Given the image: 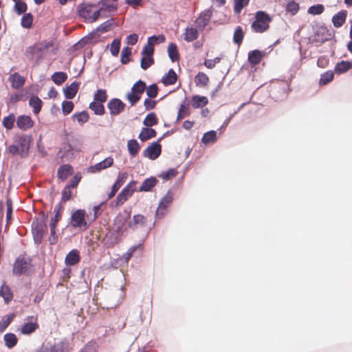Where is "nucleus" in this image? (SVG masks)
<instances>
[{
  "label": "nucleus",
  "instance_id": "f257e3e1",
  "mask_svg": "<svg viewBox=\"0 0 352 352\" xmlns=\"http://www.w3.org/2000/svg\"><path fill=\"white\" fill-rule=\"evenodd\" d=\"M57 50L58 45L54 41L45 40L28 47L25 55L29 60H35L38 63L49 52L55 54Z\"/></svg>",
  "mask_w": 352,
  "mask_h": 352
},
{
  "label": "nucleus",
  "instance_id": "f03ea898",
  "mask_svg": "<svg viewBox=\"0 0 352 352\" xmlns=\"http://www.w3.org/2000/svg\"><path fill=\"white\" fill-rule=\"evenodd\" d=\"M98 4L101 5L100 8H98L96 4L80 3L77 8L79 16L90 23L96 21L104 7V3L102 1H100Z\"/></svg>",
  "mask_w": 352,
  "mask_h": 352
},
{
  "label": "nucleus",
  "instance_id": "7ed1b4c3",
  "mask_svg": "<svg viewBox=\"0 0 352 352\" xmlns=\"http://www.w3.org/2000/svg\"><path fill=\"white\" fill-rule=\"evenodd\" d=\"M32 142V137L28 135H18L14 138V144L10 145L8 151L12 155L19 154L23 157L28 155L30 146Z\"/></svg>",
  "mask_w": 352,
  "mask_h": 352
},
{
  "label": "nucleus",
  "instance_id": "20e7f679",
  "mask_svg": "<svg viewBox=\"0 0 352 352\" xmlns=\"http://www.w3.org/2000/svg\"><path fill=\"white\" fill-rule=\"evenodd\" d=\"M272 17L264 11H258L255 14V20L251 25L252 31L256 33H263L270 28Z\"/></svg>",
  "mask_w": 352,
  "mask_h": 352
},
{
  "label": "nucleus",
  "instance_id": "39448f33",
  "mask_svg": "<svg viewBox=\"0 0 352 352\" xmlns=\"http://www.w3.org/2000/svg\"><path fill=\"white\" fill-rule=\"evenodd\" d=\"M33 265L32 259L25 256H19L12 265V274L16 276L29 275Z\"/></svg>",
  "mask_w": 352,
  "mask_h": 352
},
{
  "label": "nucleus",
  "instance_id": "423d86ee",
  "mask_svg": "<svg viewBox=\"0 0 352 352\" xmlns=\"http://www.w3.org/2000/svg\"><path fill=\"white\" fill-rule=\"evenodd\" d=\"M70 225L74 228H80L82 230L88 229L89 223L86 219V212L85 210L78 209L73 211L70 217Z\"/></svg>",
  "mask_w": 352,
  "mask_h": 352
},
{
  "label": "nucleus",
  "instance_id": "0eeeda50",
  "mask_svg": "<svg viewBox=\"0 0 352 352\" xmlns=\"http://www.w3.org/2000/svg\"><path fill=\"white\" fill-rule=\"evenodd\" d=\"M146 88V83L141 80H139L133 85L131 91L126 94V99L132 106L140 100Z\"/></svg>",
  "mask_w": 352,
  "mask_h": 352
},
{
  "label": "nucleus",
  "instance_id": "6e6552de",
  "mask_svg": "<svg viewBox=\"0 0 352 352\" xmlns=\"http://www.w3.org/2000/svg\"><path fill=\"white\" fill-rule=\"evenodd\" d=\"M130 219L131 212L126 210H124L123 212H120L118 214L115 219L114 225L118 234L122 235L129 229L128 223Z\"/></svg>",
  "mask_w": 352,
  "mask_h": 352
},
{
  "label": "nucleus",
  "instance_id": "1a4fd4ad",
  "mask_svg": "<svg viewBox=\"0 0 352 352\" xmlns=\"http://www.w3.org/2000/svg\"><path fill=\"white\" fill-rule=\"evenodd\" d=\"M42 216L43 217L40 221L37 219L36 222L33 221L32 223L34 237V239L38 242H41L44 234L47 230V227L45 223L47 216L43 212H42Z\"/></svg>",
  "mask_w": 352,
  "mask_h": 352
},
{
  "label": "nucleus",
  "instance_id": "9d476101",
  "mask_svg": "<svg viewBox=\"0 0 352 352\" xmlns=\"http://www.w3.org/2000/svg\"><path fill=\"white\" fill-rule=\"evenodd\" d=\"M136 181L129 182L118 195L116 197V205L121 206L130 198L136 189Z\"/></svg>",
  "mask_w": 352,
  "mask_h": 352
},
{
  "label": "nucleus",
  "instance_id": "9b49d317",
  "mask_svg": "<svg viewBox=\"0 0 352 352\" xmlns=\"http://www.w3.org/2000/svg\"><path fill=\"white\" fill-rule=\"evenodd\" d=\"M28 322H25L21 327L20 331L24 335H30L34 333L39 325L37 322V318L34 316H30L28 318Z\"/></svg>",
  "mask_w": 352,
  "mask_h": 352
},
{
  "label": "nucleus",
  "instance_id": "f8f14e48",
  "mask_svg": "<svg viewBox=\"0 0 352 352\" xmlns=\"http://www.w3.org/2000/svg\"><path fill=\"white\" fill-rule=\"evenodd\" d=\"M107 107L111 116H118L124 111L125 104L118 98H113L107 103Z\"/></svg>",
  "mask_w": 352,
  "mask_h": 352
},
{
  "label": "nucleus",
  "instance_id": "ddd939ff",
  "mask_svg": "<svg viewBox=\"0 0 352 352\" xmlns=\"http://www.w3.org/2000/svg\"><path fill=\"white\" fill-rule=\"evenodd\" d=\"M128 177V173L126 172L119 173L117 179L113 184L111 192L107 195V199H112L120 188V187L125 183Z\"/></svg>",
  "mask_w": 352,
  "mask_h": 352
},
{
  "label": "nucleus",
  "instance_id": "4468645a",
  "mask_svg": "<svg viewBox=\"0 0 352 352\" xmlns=\"http://www.w3.org/2000/svg\"><path fill=\"white\" fill-rule=\"evenodd\" d=\"M161 151L160 144L158 142H153L144 151L143 155L144 157L154 160L160 155Z\"/></svg>",
  "mask_w": 352,
  "mask_h": 352
},
{
  "label": "nucleus",
  "instance_id": "2eb2a0df",
  "mask_svg": "<svg viewBox=\"0 0 352 352\" xmlns=\"http://www.w3.org/2000/svg\"><path fill=\"white\" fill-rule=\"evenodd\" d=\"M146 223L147 220L146 217L140 214H135L133 215L132 220L129 221L128 227L132 230H135L138 228L144 227L146 225Z\"/></svg>",
  "mask_w": 352,
  "mask_h": 352
},
{
  "label": "nucleus",
  "instance_id": "dca6fc26",
  "mask_svg": "<svg viewBox=\"0 0 352 352\" xmlns=\"http://www.w3.org/2000/svg\"><path fill=\"white\" fill-rule=\"evenodd\" d=\"M211 17L212 12L210 10H206L202 12L195 21L197 28L201 30H204L209 23Z\"/></svg>",
  "mask_w": 352,
  "mask_h": 352
},
{
  "label": "nucleus",
  "instance_id": "f3484780",
  "mask_svg": "<svg viewBox=\"0 0 352 352\" xmlns=\"http://www.w3.org/2000/svg\"><path fill=\"white\" fill-rule=\"evenodd\" d=\"M16 126L22 131H27L34 126V121L32 119L25 115L19 116L16 121Z\"/></svg>",
  "mask_w": 352,
  "mask_h": 352
},
{
  "label": "nucleus",
  "instance_id": "a211bd4d",
  "mask_svg": "<svg viewBox=\"0 0 352 352\" xmlns=\"http://www.w3.org/2000/svg\"><path fill=\"white\" fill-rule=\"evenodd\" d=\"M8 80L13 89H19L24 85L25 78L18 72H15L9 76Z\"/></svg>",
  "mask_w": 352,
  "mask_h": 352
},
{
  "label": "nucleus",
  "instance_id": "6ab92c4d",
  "mask_svg": "<svg viewBox=\"0 0 352 352\" xmlns=\"http://www.w3.org/2000/svg\"><path fill=\"white\" fill-rule=\"evenodd\" d=\"M113 164V159L111 157L105 158L103 161L97 163L94 166L90 167L91 171L93 173L100 172L103 169L111 166Z\"/></svg>",
  "mask_w": 352,
  "mask_h": 352
},
{
  "label": "nucleus",
  "instance_id": "aec40b11",
  "mask_svg": "<svg viewBox=\"0 0 352 352\" xmlns=\"http://www.w3.org/2000/svg\"><path fill=\"white\" fill-rule=\"evenodd\" d=\"M73 173V168L69 164H64L60 166L57 171V176L62 181H65L69 175Z\"/></svg>",
  "mask_w": 352,
  "mask_h": 352
},
{
  "label": "nucleus",
  "instance_id": "412c9836",
  "mask_svg": "<svg viewBox=\"0 0 352 352\" xmlns=\"http://www.w3.org/2000/svg\"><path fill=\"white\" fill-rule=\"evenodd\" d=\"M80 256L77 250H72L66 256L65 262L68 265H74L80 262Z\"/></svg>",
  "mask_w": 352,
  "mask_h": 352
},
{
  "label": "nucleus",
  "instance_id": "4be33fe9",
  "mask_svg": "<svg viewBox=\"0 0 352 352\" xmlns=\"http://www.w3.org/2000/svg\"><path fill=\"white\" fill-rule=\"evenodd\" d=\"M346 10H342L332 17V22L336 28H340L346 21Z\"/></svg>",
  "mask_w": 352,
  "mask_h": 352
},
{
  "label": "nucleus",
  "instance_id": "5701e85b",
  "mask_svg": "<svg viewBox=\"0 0 352 352\" xmlns=\"http://www.w3.org/2000/svg\"><path fill=\"white\" fill-rule=\"evenodd\" d=\"M0 296L3 298L6 304H8L13 299V293L6 283H3L0 288Z\"/></svg>",
  "mask_w": 352,
  "mask_h": 352
},
{
  "label": "nucleus",
  "instance_id": "b1692460",
  "mask_svg": "<svg viewBox=\"0 0 352 352\" xmlns=\"http://www.w3.org/2000/svg\"><path fill=\"white\" fill-rule=\"evenodd\" d=\"M351 68L352 63L351 61L341 60L334 67V72L337 74H341L346 72Z\"/></svg>",
  "mask_w": 352,
  "mask_h": 352
},
{
  "label": "nucleus",
  "instance_id": "393cba45",
  "mask_svg": "<svg viewBox=\"0 0 352 352\" xmlns=\"http://www.w3.org/2000/svg\"><path fill=\"white\" fill-rule=\"evenodd\" d=\"M263 56V52L258 50H252L248 53V61L252 65H257L261 61Z\"/></svg>",
  "mask_w": 352,
  "mask_h": 352
},
{
  "label": "nucleus",
  "instance_id": "a878e982",
  "mask_svg": "<svg viewBox=\"0 0 352 352\" xmlns=\"http://www.w3.org/2000/svg\"><path fill=\"white\" fill-rule=\"evenodd\" d=\"M199 32L195 28H186L184 33V39L187 42H192L199 37Z\"/></svg>",
  "mask_w": 352,
  "mask_h": 352
},
{
  "label": "nucleus",
  "instance_id": "bb28decb",
  "mask_svg": "<svg viewBox=\"0 0 352 352\" xmlns=\"http://www.w3.org/2000/svg\"><path fill=\"white\" fill-rule=\"evenodd\" d=\"M177 80V75L173 69H170L168 73L162 78V83L167 85H174Z\"/></svg>",
  "mask_w": 352,
  "mask_h": 352
},
{
  "label": "nucleus",
  "instance_id": "cd10ccee",
  "mask_svg": "<svg viewBox=\"0 0 352 352\" xmlns=\"http://www.w3.org/2000/svg\"><path fill=\"white\" fill-rule=\"evenodd\" d=\"M79 89V83L76 82H72L69 86L67 87L64 90V94L67 99H72L75 97Z\"/></svg>",
  "mask_w": 352,
  "mask_h": 352
},
{
  "label": "nucleus",
  "instance_id": "c85d7f7f",
  "mask_svg": "<svg viewBox=\"0 0 352 352\" xmlns=\"http://www.w3.org/2000/svg\"><path fill=\"white\" fill-rule=\"evenodd\" d=\"M157 133L155 129L145 127L143 128L139 134V138L141 141L145 142L152 138L155 137Z\"/></svg>",
  "mask_w": 352,
  "mask_h": 352
},
{
  "label": "nucleus",
  "instance_id": "c756f323",
  "mask_svg": "<svg viewBox=\"0 0 352 352\" xmlns=\"http://www.w3.org/2000/svg\"><path fill=\"white\" fill-rule=\"evenodd\" d=\"M208 103V100L206 96L198 95L193 96L192 98V106L195 109L201 108Z\"/></svg>",
  "mask_w": 352,
  "mask_h": 352
},
{
  "label": "nucleus",
  "instance_id": "7c9ffc66",
  "mask_svg": "<svg viewBox=\"0 0 352 352\" xmlns=\"http://www.w3.org/2000/svg\"><path fill=\"white\" fill-rule=\"evenodd\" d=\"M157 180L155 177H150L144 181L140 186L139 191L148 192L150 191L156 184Z\"/></svg>",
  "mask_w": 352,
  "mask_h": 352
},
{
  "label": "nucleus",
  "instance_id": "2f4dec72",
  "mask_svg": "<svg viewBox=\"0 0 352 352\" xmlns=\"http://www.w3.org/2000/svg\"><path fill=\"white\" fill-rule=\"evenodd\" d=\"M3 340L5 345L8 349H12L17 344L18 338L15 334L12 333H8L4 335Z\"/></svg>",
  "mask_w": 352,
  "mask_h": 352
},
{
  "label": "nucleus",
  "instance_id": "473e14b6",
  "mask_svg": "<svg viewBox=\"0 0 352 352\" xmlns=\"http://www.w3.org/2000/svg\"><path fill=\"white\" fill-rule=\"evenodd\" d=\"M168 54L170 59L173 62H175L179 60V54L177 49V46L174 43H170L168 47Z\"/></svg>",
  "mask_w": 352,
  "mask_h": 352
},
{
  "label": "nucleus",
  "instance_id": "72a5a7b5",
  "mask_svg": "<svg viewBox=\"0 0 352 352\" xmlns=\"http://www.w3.org/2000/svg\"><path fill=\"white\" fill-rule=\"evenodd\" d=\"M29 105L32 107L34 114H38L41 109L42 101L38 96H32L29 100Z\"/></svg>",
  "mask_w": 352,
  "mask_h": 352
},
{
  "label": "nucleus",
  "instance_id": "f704fd0d",
  "mask_svg": "<svg viewBox=\"0 0 352 352\" xmlns=\"http://www.w3.org/2000/svg\"><path fill=\"white\" fill-rule=\"evenodd\" d=\"M174 199V193L168 190L166 195L161 199L159 205L168 208Z\"/></svg>",
  "mask_w": 352,
  "mask_h": 352
},
{
  "label": "nucleus",
  "instance_id": "c9c22d12",
  "mask_svg": "<svg viewBox=\"0 0 352 352\" xmlns=\"http://www.w3.org/2000/svg\"><path fill=\"white\" fill-rule=\"evenodd\" d=\"M334 78V72L331 70H328L321 74L319 85L320 86H324L331 82Z\"/></svg>",
  "mask_w": 352,
  "mask_h": 352
},
{
  "label": "nucleus",
  "instance_id": "e433bc0d",
  "mask_svg": "<svg viewBox=\"0 0 352 352\" xmlns=\"http://www.w3.org/2000/svg\"><path fill=\"white\" fill-rule=\"evenodd\" d=\"M195 82L198 87H206L209 82V78L206 74L199 72L195 77Z\"/></svg>",
  "mask_w": 352,
  "mask_h": 352
},
{
  "label": "nucleus",
  "instance_id": "4c0bfd02",
  "mask_svg": "<svg viewBox=\"0 0 352 352\" xmlns=\"http://www.w3.org/2000/svg\"><path fill=\"white\" fill-rule=\"evenodd\" d=\"M244 36L245 33L243 30L242 27L237 26L234 32L233 42L238 46H240L243 41Z\"/></svg>",
  "mask_w": 352,
  "mask_h": 352
},
{
  "label": "nucleus",
  "instance_id": "58836bf2",
  "mask_svg": "<svg viewBox=\"0 0 352 352\" xmlns=\"http://www.w3.org/2000/svg\"><path fill=\"white\" fill-rule=\"evenodd\" d=\"M89 108L93 111L96 115L102 116L105 113L104 107L101 102L96 101L91 102L89 105Z\"/></svg>",
  "mask_w": 352,
  "mask_h": 352
},
{
  "label": "nucleus",
  "instance_id": "ea45409f",
  "mask_svg": "<svg viewBox=\"0 0 352 352\" xmlns=\"http://www.w3.org/2000/svg\"><path fill=\"white\" fill-rule=\"evenodd\" d=\"M67 79V75L63 72H57L52 74V80L57 85H61Z\"/></svg>",
  "mask_w": 352,
  "mask_h": 352
},
{
  "label": "nucleus",
  "instance_id": "a19ab883",
  "mask_svg": "<svg viewBox=\"0 0 352 352\" xmlns=\"http://www.w3.org/2000/svg\"><path fill=\"white\" fill-rule=\"evenodd\" d=\"M127 148L129 154L132 157H135L138 153L140 147L136 140H130L127 143Z\"/></svg>",
  "mask_w": 352,
  "mask_h": 352
},
{
  "label": "nucleus",
  "instance_id": "79ce46f5",
  "mask_svg": "<svg viewBox=\"0 0 352 352\" xmlns=\"http://www.w3.org/2000/svg\"><path fill=\"white\" fill-rule=\"evenodd\" d=\"M66 348V343L63 341H60L47 346V352H65Z\"/></svg>",
  "mask_w": 352,
  "mask_h": 352
},
{
  "label": "nucleus",
  "instance_id": "37998d69",
  "mask_svg": "<svg viewBox=\"0 0 352 352\" xmlns=\"http://www.w3.org/2000/svg\"><path fill=\"white\" fill-rule=\"evenodd\" d=\"M115 25L113 19H109L104 23H101L98 28L97 31L100 33H105L111 30V28Z\"/></svg>",
  "mask_w": 352,
  "mask_h": 352
},
{
  "label": "nucleus",
  "instance_id": "c03bdc74",
  "mask_svg": "<svg viewBox=\"0 0 352 352\" xmlns=\"http://www.w3.org/2000/svg\"><path fill=\"white\" fill-rule=\"evenodd\" d=\"M14 317L15 315L14 314L6 315L3 317L0 320V333H3L6 329Z\"/></svg>",
  "mask_w": 352,
  "mask_h": 352
},
{
  "label": "nucleus",
  "instance_id": "a18cd8bd",
  "mask_svg": "<svg viewBox=\"0 0 352 352\" xmlns=\"http://www.w3.org/2000/svg\"><path fill=\"white\" fill-rule=\"evenodd\" d=\"M72 118L76 119L80 125H82L87 122H88L89 119V116L87 111H82L79 113H75L72 116Z\"/></svg>",
  "mask_w": 352,
  "mask_h": 352
},
{
  "label": "nucleus",
  "instance_id": "49530a36",
  "mask_svg": "<svg viewBox=\"0 0 352 352\" xmlns=\"http://www.w3.org/2000/svg\"><path fill=\"white\" fill-rule=\"evenodd\" d=\"M63 209V208L60 204H58L55 206V208H54L55 215L53 218H52L50 223V225L56 226L58 222L61 219V216H62L61 213H62Z\"/></svg>",
  "mask_w": 352,
  "mask_h": 352
},
{
  "label": "nucleus",
  "instance_id": "de8ad7c7",
  "mask_svg": "<svg viewBox=\"0 0 352 352\" xmlns=\"http://www.w3.org/2000/svg\"><path fill=\"white\" fill-rule=\"evenodd\" d=\"M217 140V133L214 131H210L205 133L202 137L201 142L204 144L214 143Z\"/></svg>",
  "mask_w": 352,
  "mask_h": 352
},
{
  "label": "nucleus",
  "instance_id": "09e8293b",
  "mask_svg": "<svg viewBox=\"0 0 352 352\" xmlns=\"http://www.w3.org/2000/svg\"><path fill=\"white\" fill-rule=\"evenodd\" d=\"M33 23V15L31 13H24L21 18V25L24 28H30Z\"/></svg>",
  "mask_w": 352,
  "mask_h": 352
},
{
  "label": "nucleus",
  "instance_id": "8fccbe9b",
  "mask_svg": "<svg viewBox=\"0 0 352 352\" xmlns=\"http://www.w3.org/2000/svg\"><path fill=\"white\" fill-rule=\"evenodd\" d=\"M15 122V116L13 113H10L8 116L3 118L2 124L3 126L7 129L10 130L13 128Z\"/></svg>",
  "mask_w": 352,
  "mask_h": 352
},
{
  "label": "nucleus",
  "instance_id": "3c124183",
  "mask_svg": "<svg viewBox=\"0 0 352 352\" xmlns=\"http://www.w3.org/2000/svg\"><path fill=\"white\" fill-rule=\"evenodd\" d=\"M143 123L145 126H148V127L157 124L158 120L156 117L155 113L154 112H151V113H148L146 116Z\"/></svg>",
  "mask_w": 352,
  "mask_h": 352
},
{
  "label": "nucleus",
  "instance_id": "603ef678",
  "mask_svg": "<svg viewBox=\"0 0 352 352\" xmlns=\"http://www.w3.org/2000/svg\"><path fill=\"white\" fill-rule=\"evenodd\" d=\"M15 4L14 9L18 15H21L26 12L28 10V6L25 2L23 0L14 1Z\"/></svg>",
  "mask_w": 352,
  "mask_h": 352
},
{
  "label": "nucleus",
  "instance_id": "864d4df0",
  "mask_svg": "<svg viewBox=\"0 0 352 352\" xmlns=\"http://www.w3.org/2000/svg\"><path fill=\"white\" fill-rule=\"evenodd\" d=\"M107 99V91L104 89H98L94 94V101L103 103Z\"/></svg>",
  "mask_w": 352,
  "mask_h": 352
},
{
  "label": "nucleus",
  "instance_id": "5fc2aeb1",
  "mask_svg": "<svg viewBox=\"0 0 352 352\" xmlns=\"http://www.w3.org/2000/svg\"><path fill=\"white\" fill-rule=\"evenodd\" d=\"M299 8L300 7L298 3L294 1H290L287 4L286 11L294 15L298 12Z\"/></svg>",
  "mask_w": 352,
  "mask_h": 352
},
{
  "label": "nucleus",
  "instance_id": "6e6d98bb",
  "mask_svg": "<svg viewBox=\"0 0 352 352\" xmlns=\"http://www.w3.org/2000/svg\"><path fill=\"white\" fill-rule=\"evenodd\" d=\"M154 63V60L151 56H142L141 58V67L146 70Z\"/></svg>",
  "mask_w": 352,
  "mask_h": 352
},
{
  "label": "nucleus",
  "instance_id": "4d7b16f0",
  "mask_svg": "<svg viewBox=\"0 0 352 352\" xmlns=\"http://www.w3.org/2000/svg\"><path fill=\"white\" fill-rule=\"evenodd\" d=\"M234 11L235 13L239 14L248 4L249 0H234Z\"/></svg>",
  "mask_w": 352,
  "mask_h": 352
},
{
  "label": "nucleus",
  "instance_id": "13d9d810",
  "mask_svg": "<svg viewBox=\"0 0 352 352\" xmlns=\"http://www.w3.org/2000/svg\"><path fill=\"white\" fill-rule=\"evenodd\" d=\"M324 8L322 4H316L309 8L308 13L312 15H318L322 14Z\"/></svg>",
  "mask_w": 352,
  "mask_h": 352
},
{
  "label": "nucleus",
  "instance_id": "bf43d9fd",
  "mask_svg": "<svg viewBox=\"0 0 352 352\" xmlns=\"http://www.w3.org/2000/svg\"><path fill=\"white\" fill-rule=\"evenodd\" d=\"M131 54V49L129 47H124L121 52V62L126 64L129 62V56Z\"/></svg>",
  "mask_w": 352,
  "mask_h": 352
},
{
  "label": "nucleus",
  "instance_id": "052dcab7",
  "mask_svg": "<svg viewBox=\"0 0 352 352\" xmlns=\"http://www.w3.org/2000/svg\"><path fill=\"white\" fill-rule=\"evenodd\" d=\"M74 103L72 101H63L62 103V111L64 115L69 114L74 109Z\"/></svg>",
  "mask_w": 352,
  "mask_h": 352
},
{
  "label": "nucleus",
  "instance_id": "680f3d73",
  "mask_svg": "<svg viewBox=\"0 0 352 352\" xmlns=\"http://www.w3.org/2000/svg\"><path fill=\"white\" fill-rule=\"evenodd\" d=\"M145 90L146 95L151 98H154L157 96L158 87L155 84L150 85Z\"/></svg>",
  "mask_w": 352,
  "mask_h": 352
},
{
  "label": "nucleus",
  "instance_id": "e2e57ef3",
  "mask_svg": "<svg viewBox=\"0 0 352 352\" xmlns=\"http://www.w3.org/2000/svg\"><path fill=\"white\" fill-rule=\"evenodd\" d=\"M120 40L114 39L111 44V53L113 56H116L118 54L120 48Z\"/></svg>",
  "mask_w": 352,
  "mask_h": 352
},
{
  "label": "nucleus",
  "instance_id": "0e129e2a",
  "mask_svg": "<svg viewBox=\"0 0 352 352\" xmlns=\"http://www.w3.org/2000/svg\"><path fill=\"white\" fill-rule=\"evenodd\" d=\"M190 115V110L188 107H186L184 104H181L179 109L178 115H177V120H179L188 116Z\"/></svg>",
  "mask_w": 352,
  "mask_h": 352
},
{
  "label": "nucleus",
  "instance_id": "69168bd1",
  "mask_svg": "<svg viewBox=\"0 0 352 352\" xmlns=\"http://www.w3.org/2000/svg\"><path fill=\"white\" fill-rule=\"evenodd\" d=\"M56 226H52L50 224V236L49 237V242L52 245L56 243L58 241V236L56 233Z\"/></svg>",
  "mask_w": 352,
  "mask_h": 352
},
{
  "label": "nucleus",
  "instance_id": "338daca9",
  "mask_svg": "<svg viewBox=\"0 0 352 352\" xmlns=\"http://www.w3.org/2000/svg\"><path fill=\"white\" fill-rule=\"evenodd\" d=\"M154 53V47L152 45V43H149L147 42V44L145 45L143 47L142 52V56H153Z\"/></svg>",
  "mask_w": 352,
  "mask_h": 352
},
{
  "label": "nucleus",
  "instance_id": "774afa93",
  "mask_svg": "<svg viewBox=\"0 0 352 352\" xmlns=\"http://www.w3.org/2000/svg\"><path fill=\"white\" fill-rule=\"evenodd\" d=\"M177 174V171L174 168H170L166 172H164L161 174V177L163 179L168 180L175 177Z\"/></svg>",
  "mask_w": 352,
  "mask_h": 352
}]
</instances>
